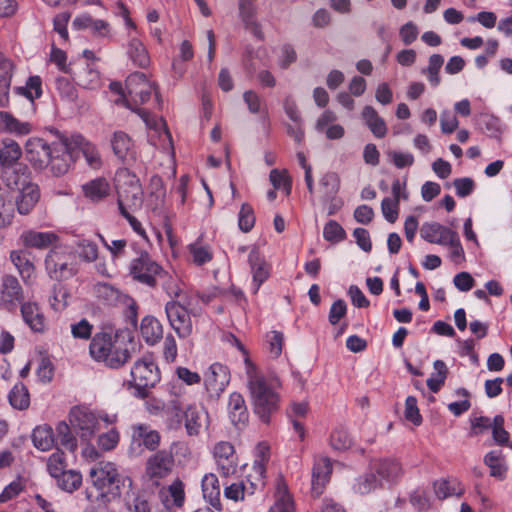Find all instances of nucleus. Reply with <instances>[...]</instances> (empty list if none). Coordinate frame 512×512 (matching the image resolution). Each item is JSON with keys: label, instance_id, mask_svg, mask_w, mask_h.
Instances as JSON below:
<instances>
[{"label": "nucleus", "instance_id": "864d4df0", "mask_svg": "<svg viewBox=\"0 0 512 512\" xmlns=\"http://www.w3.org/2000/svg\"><path fill=\"white\" fill-rule=\"evenodd\" d=\"M94 294L107 304H114L119 298V291L108 283H97L94 286Z\"/></svg>", "mask_w": 512, "mask_h": 512}, {"label": "nucleus", "instance_id": "a878e982", "mask_svg": "<svg viewBox=\"0 0 512 512\" xmlns=\"http://www.w3.org/2000/svg\"><path fill=\"white\" fill-rule=\"evenodd\" d=\"M21 314L25 323L34 332L43 333L47 329L46 318L36 302L23 303Z\"/></svg>", "mask_w": 512, "mask_h": 512}, {"label": "nucleus", "instance_id": "72a5a7b5", "mask_svg": "<svg viewBox=\"0 0 512 512\" xmlns=\"http://www.w3.org/2000/svg\"><path fill=\"white\" fill-rule=\"evenodd\" d=\"M294 510V502L287 485L282 480H278L274 493V503L268 512H294Z\"/></svg>", "mask_w": 512, "mask_h": 512}, {"label": "nucleus", "instance_id": "c756f323", "mask_svg": "<svg viewBox=\"0 0 512 512\" xmlns=\"http://www.w3.org/2000/svg\"><path fill=\"white\" fill-rule=\"evenodd\" d=\"M84 196L93 202H99L106 198L111 191L108 180L104 177H97L81 186Z\"/></svg>", "mask_w": 512, "mask_h": 512}, {"label": "nucleus", "instance_id": "f257e3e1", "mask_svg": "<svg viewBox=\"0 0 512 512\" xmlns=\"http://www.w3.org/2000/svg\"><path fill=\"white\" fill-rule=\"evenodd\" d=\"M244 371L254 412L262 422L268 423L270 415L279 406L280 396L277 389L280 387V381L277 378L265 376L249 357L245 359Z\"/></svg>", "mask_w": 512, "mask_h": 512}, {"label": "nucleus", "instance_id": "5fc2aeb1", "mask_svg": "<svg viewBox=\"0 0 512 512\" xmlns=\"http://www.w3.org/2000/svg\"><path fill=\"white\" fill-rule=\"evenodd\" d=\"M66 466L67 465L64 453L60 450H57L48 458L47 469L49 471V474L54 478L59 477V475L63 474Z\"/></svg>", "mask_w": 512, "mask_h": 512}, {"label": "nucleus", "instance_id": "6e6552de", "mask_svg": "<svg viewBox=\"0 0 512 512\" xmlns=\"http://www.w3.org/2000/svg\"><path fill=\"white\" fill-rule=\"evenodd\" d=\"M76 154L72 144V137L65 138L59 142H54L53 153L49 160L48 167L55 176H60L68 172L74 162Z\"/></svg>", "mask_w": 512, "mask_h": 512}, {"label": "nucleus", "instance_id": "774afa93", "mask_svg": "<svg viewBox=\"0 0 512 512\" xmlns=\"http://www.w3.org/2000/svg\"><path fill=\"white\" fill-rule=\"evenodd\" d=\"M493 439L498 444H506L509 440V433L504 429V418L501 415H497L493 419L492 425Z\"/></svg>", "mask_w": 512, "mask_h": 512}, {"label": "nucleus", "instance_id": "20e7f679", "mask_svg": "<svg viewBox=\"0 0 512 512\" xmlns=\"http://www.w3.org/2000/svg\"><path fill=\"white\" fill-rule=\"evenodd\" d=\"M117 194L120 213L137 210L143 203V190L139 179L127 169L117 176Z\"/></svg>", "mask_w": 512, "mask_h": 512}, {"label": "nucleus", "instance_id": "9d476101", "mask_svg": "<svg viewBox=\"0 0 512 512\" xmlns=\"http://www.w3.org/2000/svg\"><path fill=\"white\" fill-rule=\"evenodd\" d=\"M126 90L129 103L132 102L135 105L146 103L153 92H155L156 99L158 100L155 85L146 78L145 74L140 72H135L128 76L126 79Z\"/></svg>", "mask_w": 512, "mask_h": 512}, {"label": "nucleus", "instance_id": "2eb2a0df", "mask_svg": "<svg viewBox=\"0 0 512 512\" xmlns=\"http://www.w3.org/2000/svg\"><path fill=\"white\" fill-rule=\"evenodd\" d=\"M110 145L116 158L125 165H133L137 160L134 141L124 131H115L110 138Z\"/></svg>", "mask_w": 512, "mask_h": 512}, {"label": "nucleus", "instance_id": "3c124183", "mask_svg": "<svg viewBox=\"0 0 512 512\" xmlns=\"http://www.w3.org/2000/svg\"><path fill=\"white\" fill-rule=\"evenodd\" d=\"M435 494L439 499H444L452 495H460L462 488L456 481L440 480L434 484Z\"/></svg>", "mask_w": 512, "mask_h": 512}, {"label": "nucleus", "instance_id": "ea45409f", "mask_svg": "<svg viewBox=\"0 0 512 512\" xmlns=\"http://www.w3.org/2000/svg\"><path fill=\"white\" fill-rule=\"evenodd\" d=\"M127 53L132 62L141 68L147 67L150 63V57L145 46L136 38L129 41Z\"/></svg>", "mask_w": 512, "mask_h": 512}, {"label": "nucleus", "instance_id": "f8f14e48", "mask_svg": "<svg viewBox=\"0 0 512 512\" xmlns=\"http://www.w3.org/2000/svg\"><path fill=\"white\" fill-rule=\"evenodd\" d=\"M159 381V371L156 364L148 358L134 363L131 369V385L142 390L153 387Z\"/></svg>", "mask_w": 512, "mask_h": 512}, {"label": "nucleus", "instance_id": "7ed1b4c3", "mask_svg": "<svg viewBox=\"0 0 512 512\" xmlns=\"http://www.w3.org/2000/svg\"><path fill=\"white\" fill-rule=\"evenodd\" d=\"M89 477L92 485L102 496L119 495L120 486L132 484V479L119 473L116 465L109 461H99L90 468Z\"/></svg>", "mask_w": 512, "mask_h": 512}, {"label": "nucleus", "instance_id": "4be33fe9", "mask_svg": "<svg viewBox=\"0 0 512 512\" xmlns=\"http://www.w3.org/2000/svg\"><path fill=\"white\" fill-rule=\"evenodd\" d=\"M248 262L252 274V281L254 286L253 292L256 294L260 286L268 279L270 275V265L266 262L264 257L256 248H253L250 251Z\"/></svg>", "mask_w": 512, "mask_h": 512}, {"label": "nucleus", "instance_id": "09e8293b", "mask_svg": "<svg viewBox=\"0 0 512 512\" xmlns=\"http://www.w3.org/2000/svg\"><path fill=\"white\" fill-rule=\"evenodd\" d=\"M188 249L192 256L193 263L198 266H201L212 259L210 247L200 242L190 244Z\"/></svg>", "mask_w": 512, "mask_h": 512}, {"label": "nucleus", "instance_id": "603ef678", "mask_svg": "<svg viewBox=\"0 0 512 512\" xmlns=\"http://www.w3.org/2000/svg\"><path fill=\"white\" fill-rule=\"evenodd\" d=\"M55 87L60 97L69 103L77 99V90L75 86L65 77H59L55 81Z\"/></svg>", "mask_w": 512, "mask_h": 512}, {"label": "nucleus", "instance_id": "8fccbe9b", "mask_svg": "<svg viewBox=\"0 0 512 512\" xmlns=\"http://www.w3.org/2000/svg\"><path fill=\"white\" fill-rule=\"evenodd\" d=\"M21 156V148L15 141L5 143L0 150V163L4 166H10Z\"/></svg>", "mask_w": 512, "mask_h": 512}, {"label": "nucleus", "instance_id": "f3484780", "mask_svg": "<svg viewBox=\"0 0 512 512\" xmlns=\"http://www.w3.org/2000/svg\"><path fill=\"white\" fill-rule=\"evenodd\" d=\"M128 490L123 494L122 502L128 512H151L153 508V494L144 489L126 485Z\"/></svg>", "mask_w": 512, "mask_h": 512}, {"label": "nucleus", "instance_id": "dca6fc26", "mask_svg": "<svg viewBox=\"0 0 512 512\" xmlns=\"http://www.w3.org/2000/svg\"><path fill=\"white\" fill-rule=\"evenodd\" d=\"M53 149L54 143L49 145L41 138H30L25 145L26 158L37 169L47 168Z\"/></svg>", "mask_w": 512, "mask_h": 512}, {"label": "nucleus", "instance_id": "b1692460", "mask_svg": "<svg viewBox=\"0 0 512 512\" xmlns=\"http://www.w3.org/2000/svg\"><path fill=\"white\" fill-rule=\"evenodd\" d=\"M14 198V204L21 215H28L40 199L39 188L34 183L25 184Z\"/></svg>", "mask_w": 512, "mask_h": 512}, {"label": "nucleus", "instance_id": "0e129e2a", "mask_svg": "<svg viewBox=\"0 0 512 512\" xmlns=\"http://www.w3.org/2000/svg\"><path fill=\"white\" fill-rule=\"evenodd\" d=\"M268 351L272 358H278L282 353L284 336L279 331H271L266 335Z\"/></svg>", "mask_w": 512, "mask_h": 512}, {"label": "nucleus", "instance_id": "c85d7f7f", "mask_svg": "<svg viewBox=\"0 0 512 512\" xmlns=\"http://www.w3.org/2000/svg\"><path fill=\"white\" fill-rule=\"evenodd\" d=\"M109 87H110L111 91H113L115 93H118V94H120L122 96L123 101L125 102L126 106L128 108L136 111L138 113V115L143 119V121L145 122L147 127L151 128V129H155L157 131L163 129L165 135L168 138H170L169 132L167 131V128H166V124H165V122H164V120L162 118L155 119V118L151 117L149 112H147L146 110L141 109V108L135 109V108H133L131 106V104H129L128 98H126V96L123 93V89H122L121 83H119V82H112Z\"/></svg>", "mask_w": 512, "mask_h": 512}, {"label": "nucleus", "instance_id": "7c9ffc66", "mask_svg": "<svg viewBox=\"0 0 512 512\" xmlns=\"http://www.w3.org/2000/svg\"><path fill=\"white\" fill-rule=\"evenodd\" d=\"M160 498L167 508L172 506L181 507L185 501L183 482L180 479H175L172 484L162 488Z\"/></svg>", "mask_w": 512, "mask_h": 512}, {"label": "nucleus", "instance_id": "c03bdc74", "mask_svg": "<svg viewBox=\"0 0 512 512\" xmlns=\"http://www.w3.org/2000/svg\"><path fill=\"white\" fill-rule=\"evenodd\" d=\"M485 464L490 468V475L499 479L505 477L507 467L501 452L491 451L484 458Z\"/></svg>", "mask_w": 512, "mask_h": 512}, {"label": "nucleus", "instance_id": "0eeeda50", "mask_svg": "<svg viewBox=\"0 0 512 512\" xmlns=\"http://www.w3.org/2000/svg\"><path fill=\"white\" fill-rule=\"evenodd\" d=\"M133 278L148 286H155L156 277L162 273L161 266L147 252H141L130 264Z\"/></svg>", "mask_w": 512, "mask_h": 512}, {"label": "nucleus", "instance_id": "1a4fd4ad", "mask_svg": "<svg viewBox=\"0 0 512 512\" xmlns=\"http://www.w3.org/2000/svg\"><path fill=\"white\" fill-rule=\"evenodd\" d=\"M174 467V458L166 450H160L151 455L145 464V477L155 485L159 484L161 479L170 475Z\"/></svg>", "mask_w": 512, "mask_h": 512}, {"label": "nucleus", "instance_id": "aec40b11", "mask_svg": "<svg viewBox=\"0 0 512 512\" xmlns=\"http://www.w3.org/2000/svg\"><path fill=\"white\" fill-rule=\"evenodd\" d=\"M228 417L233 426L237 429H243L249 421V412L244 397L233 392L228 400Z\"/></svg>", "mask_w": 512, "mask_h": 512}, {"label": "nucleus", "instance_id": "412c9836", "mask_svg": "<svg viewBox=\"0 0 512 512\" xmlns=\"http://www.w3.org/2000/svg\"><path fill=\"white\" fill-rule=\"evenodd\" d=\"M185 428L190 436L199 435L209 425L208 412L203 407L190 405L184 412Z\"/></svg>", "mask_w": 512, "mask_h": 512}, {"label": "nucleus", "instance_id": "2f4dec72", "mask_svg": "<svg viewBox=\"0 0 512 512\" xmlns=\"http://www.w3.org/2000/svg\"><path fill=\"white\" fill-rule=\"evenodd\" d=\"M132 438L142 443L147 449L155 450L160 444V434L147 424H136L132 426Z\"/></svg>", "mask_w": 512, "mask_h": 512}, {"label": "nucleus", "instance_id": "f03ea898", "mask_svg": "<svg viewBox=\"0 0 512 512\" xmlns=\"http://www.w3.org/2000/svg\"><path fill=\"white\" fill-rule=\"evenodd\" d=\"M132 336L128 330H118L114 333H96L90 342L89 353L93 360L105 366L118 369L131 358L130 346Z\"/></svg>", "mask_w": 512, "mask_h": 512}, {"label": "nucleus", "instance_id": "338daca9", "mask_svg": "<svg viewBox=\"0 0 512 512\" xmlns=\"http://www.w3.org/2000/svg\"><path fill=\"white\" fill-rule=\"evenodd\" d=\"M71 334L73 338L80 340H88L91 338L93 325L86 319H81L78 322L70 325Z\"/></svg>", "mask_w": 512, "mask_h": 512}, {"label": "nucleus", "instance_id": "c9c22d12", "mask_svg": "<svg viewBox=\"0 0 512 512\" xmlns=\"http://www.w3.org/2000/svg\"><path fill=\"white\" fill-rule=\"evenodd\" d=\"M31 129L29 122H21L8 112H0V131L23 136L29 134Z\"/></svg>", "mask_w": 512, "mask_h": 512}, {"label": "nucleus", "instance_id": "4468645a", "mask_svg": "<svg viewBox=\"0 0 512 512\" xmlns=\"http://www.w3.org/2000/svg\"><path fill=\"white\" fill-rule=\"evenodd\" d=\"M230 382V371L221 363H213L204 373V385L211 397L218 398Z\"/></svg>", "mask_w": 512, "mask_h": 512}, {"label": "nucleus", "instance_id": "13d9d810", "mask_svg": "<svg viewBox=\"0 0 512 512\" xmlns=\"http://www.w3.org/2000/svg\"><path fill=\"white\" fill-rule=\"evenodd\" d=\"M248 490V485L244 480H242L226 486L224 489V496L229 500L237 502L239 500H244L245 496H249Z\"/></svg>", "mask_w": 512, "mask_h": 512}, {"label": "nucleus", "instance_id": "a18cd8bd", "mask_svg": "<svg viewBox=\"0 0 512 512\" xmlns=\"http://www.w3.org/2000/svg\"><path fill=\"white\" fill-rule=\"evenodd\" d=\"M58 486L67 492L77 490L82 483V476L75 470L64 471L63 474L56 477Z\"/></svg>", "mask_w": 512, "mask_h": 512}, {"label": "nucleus", "instance_id": "052dcab7", "mask_svg": "<svg viewBox=\"0 0 512 512\" xmlns=\"http://www.w3.org/2000/svg\"><path fill=\"white\" fill-rule=\"evenodd\" d=\"M77 249L79 257L86 262H94L98 258V247L90 240L78 241Z\"/></svg>", "mask_w": 512, "mask_h": 512}, {"label": "nucleus", "instance_id": "6e6d98bb", "mask_svg": "<svg viewBox=\"0 0 512 512\" xmlns=\"http://www.w3.org/2000/svg\"><path fill=\"white\" fill-rule=\"evenodd\" d=\"M255 224V215L253 208L247 204L243 203L238 215V226L241 231L244 233L249 232Z\"/></svg>", "mask_w": 512, "mask_h": 512}, {"label": "nucleus", "instance_id": "cd10ccee", "mask_svg": "<svg viewBox=\"0 0 512 512\" xmlns=\"http://www.w3.org/2000/svg\"><path fill=\"white\" fill-rule=\"evenodd\" d=\"M245 480L248 485V495H253L256 490L262 489L265 485L266 465L262 460H254L251 466L245 465Z\"/></svg>", "mask_w": 512, "mask_h": 512}, {"label": "nucleus", "instance_id": "5701e85b", "mask_svg": "<svg viewBox=\"0 0 512 512\" xmlns=\"http://www.w3.org/2000/svg\"><path fill=\"white\" fill-rule=\"evenodd\" d=\"M457 233L438 222L423 223L420 228V236L429 243L447 245V242Z\"/></svg>", "mask_w": 512, "mask_h": 512}, {"label": "nucleus", "instance_id": "de8ad7c7", "mask_svg": "<svg viewBox=\"0 0 512 512\" xmlns=\"http://www.w3.org/2000/svg\"><path fill=\"white\" fill-rule=\"evenodd\" d=\"M41 84L39 76H32L28 79L26 86L17 88V92L24 95L32 106L34 99L39 98L42 94Z\"/></svg>", "mask_w": 512, "mask_h": 512}, {"label": "nucleus", "instance_id": "69168bd1", "mask_svg": "<svg viewBox=\"0 0 512 512\" xmlns=\"http://www.w3.org/2000/svg\"><path fill=\"white\" fill-rule=\"evenodd\" d=\"M80 85L87 89H95L99 86L100 77L99 73L86 66L82 71L77 75Z\"/></svg>", "mask_w": 512, "mask_h": 512}, {"label": "nucleus", "instance_id": "e2e57ef3", "mask_svg": "<svg viewBox=\"0 0 512 512\" xmlns=\"http://www.w3.org/2000/svg\"><path fill=\"white\" fill-rule=\"evenodd\" d=\"M320 185L325 189L324 197L327 200L334 197L338 193L340 180L335 173H326L321 178Z\"/></svg>", "mask_w": 512, "mask_h": 512}, {"label": "nucleus", "instance_id": "a19ab883", "mask_svg": "<svg viewBox=\"0 0 512 512\" xmlns=\"http://www.w3.org/2000/svg\"><path fill=\"white\" fill-rule=\"evenodd\" d=\"M32 441L34 446L41 451L51 449L54 443L52 428L48 425L37 426L33 430Z\"/></svg>", "mask_w": 512, "mask_h": 512}, {"label": "nucleus", "instance_id": "39448f33", "mask_svg": "<svg viewBox=\"0 0 512 512\" xmlns=\"http://www.w3.org/2000/svg\"><path fill=\"white\" fill-rule=\"evenodd\" d=\"M71 425L78 431L81 439L91 440L101 429V423L113 422L106 414H98L85 406L73 407L69 414Z\"/></svg>", "mask_w": 512, "mask_h": 512}, {"label": "nucleus", "instance_id": "bf43d9fd", "mask_svg": "<svg viewBox=\"0 0 512 512\" xmlns=\"http://www.w3.org/2000/svg\"><path fill=\"white\" fill-rule=\"evenodd\" d=\"M330 444L335 450H346L351 447L352 439L345 429L337 428L330 436Z\"/></svg>", "mask_w": 512, "mask_h": 512}, {"label": "nucleus", "instance_id": "e433bc0d", "mask_svg": "<svg viewBox=\"0 0 512 512\" xmlns=\"http://www.w3.org/2000/svg\"><path fill=\"white\" fill-rule=\"evenodd\" d=\"M362 118L375 137H385V135L387 134L386 123L372 106L367 105L363 108Z\"/></svg>", "mask_w": 512, "mask_h": 512}, {"label": "nucleus", "instance_id": "423d86ee", "mask_svg": "<svg viewBox=\"0 0 512 512\" xmlns=\"http://www.w3.org/2000/svg\"><path fill=\"white\" fill-rule=\"evenodd\" d=\"M45 268L49 276L56 280L72 277L75 269L71 254L62 247L51 249L45 259Z\"/></svg>", "mask_w": 512, "mask_h": 512}, {"label": "nucleus", "instance_id": "bb28decb", "mask_svg": "<svg viewBox=\"0 0 512 512\" xmlns=\"http://www.w3.org/2000/svg\"><path fill=\"white\" fill-rule=\"evenodd\" d=\"M22 299V287L17 278L6 275L2 280L1 301L8 309H14L16 303Z\"/></svg>", "mask_w": 512, "mask_h": 512}, {"label": "nucleus", "instance_id": "680f3d73", "mask_svg": "<svg viewBox=\"0 0 512 512\" xmlns=\"http://www.w3.org/2000/svg\"><path fill=\"white\" fill-rule=\"evenodd\" d=\"M56 430L60 444L72 452L75 451L77 440L71 433L70 427L66 423L61 422L57 425Z\"/></svg>", "mask_w": 512, "mask_h": 512}, {"label": "nucleus", "instance_id": "393cba45", "mask_svg": "<svg viewBox=\"0 0 512 512\" xmlns=\"http://www.w3.org/2000/svg\"><path fill=\"white\" fill-rule=\"evenodd\" d=\"M72 144L74 146V152H76V150L81 151L90 168L98 170L102 167L103 162L100 152L94 144L79 134L72 136Z\"/></svg>", "mask_w": 512, "mask_h": 512}, {"label": "nucleus", "instance_id": "473e14b6", "mask_svg": "<svg viewBox=\"0 0 512 512\" xmlns=\"http://www.w3.org/2000/svg\"><path fill=\"white\" fill-rule=\"evenodd\" d=\"M202 492L204 499L215 509H221V488L215 474H206L202 479Z\"/></svg>", "mask_w": 512, "mask_h": 512}, {"label": "nucleus", "instance_id": "79ce46f5", "mask_svg": "<svg viewBox=\"0 0 512 512\" xmlns=\"http://www.w3.org/2000/svg\"><path fill=\"white\" fill-rule=\"evenodd\" d=\"M9 403L17 410H25L30 405V395L23 383H16L8 395Z\"/></svg>", "mask_w": 512, "mask_h": 512}, {"label": "nucleus", "instance_id": "58836bf2", "mask_svg": "<svg viewBox=\"0 0 512 512\" xmlns=\"http://www.w3.org/2000/svg\"><path fill=\"white\" fill-rule=\"evenodd\" d=\"M380 487H382L380 484V480H378L377 476L375 475L374 471H372L370 466L368 472L359 476L356 479L353 489L356 493L360 495H366Z\"/></svg>", "mask_w": 512, "mask_h": 512}, {"label": "nucleus", "instance_id": "9b49d317", "mask_svg": "<svg viewBox=\"0 0 512 512\" xmlns=\"http://www.w3.org/2000/svg\"><path fill=\"white\" fill-rule=\"evenodd\" d=\"M165 312L172 329L180 338H187L192 334L193 325L188 308L176 301H169L165 305Z\"/></svg>", "mask_w": 512, "mask_h": 512}, {"label": "nucleus", "instance_id": "ddd939ff", "mask_svg": "<svg viewBox=\"0 0 512 512\" xmlns=\"http://www.w3.org/2000/svg\"><path fill=\"white\" fill-rule=\"evenodd\" d=\"M213 457L218 471L223 476H230L237 472L239 461L235 448L228 441H220L213 447Z\"/></svg>", "mask_w": 512, "mask_h": 512}, {"label": "nucleus", "instance_id": "49530a36", "mask_svg": "<svg viewBox=\"0 0 512 512\" xmlns=\"http://www.w3.org/2000/svg\"><path fill=\"white\" fill-rule=\"evenodd\" d=\"M444 58L440 54H433L429 57L428 67L423 71L432 86L440 83L439 71L443 66Z\"/></svg>", "mask_w": 512, "mask_h": 512}, {"label": "nucleus", "instance_id": "f704fd0d", "mask_svg": "<svg viewBox=\"0 0 512 512\" xmlns=\"http://www.w3.org/2000/svg\"><path fill=\"white\" fill-rule=\"evenodd\" d=\"M57 235L53 232H37L33 230L22 234L21 239L25 246L44 249L57 241Z\"/></svg>", "mask_w": 512, "mask_h": 512}, {"label": "nucleus", "instance_id": "37998d69", "mask_svg": "<svg viewBox=\"0 0 512 512\" xmlns=\"http://www.w3.org/2000/svg\"><path fill=\"white\" fill-rule=\"evenodd\" d=\"M433 367L434 372L427 379V386L432 392L436 393L444 385L448 373V368L442 360H436L433 364Z\"/></svg>", "mask_w": 512, "mask_h": 512}, {"label": "nucleus", "instance_id": "a211bd4d", "mask_svg": "<svg viewBox=\"0 0 512 512\" xmlns=\"http://www.w3.org/2000/svg\"><path fill=\"white\" fill-rule=\"evenodd\" d=\"M371 469L374 471L381 486L386 482L388 484L395 483L403 474V469L399 461L392 458H383L372 461Z\"/></svg>", "mask_w": 512, "mask_h": 512}, {"label": "nucleus", "instance_id": "6ab92c4d", "mask_svg": "<svg viewBox=\"0 0 512 512\" xmlns=\"http://www.w3.org/2000/svg\"><path fill=\"white\" fill-rule=\"evenodd\" d=\"M331 472L332 463L328 458L322 457L315 460L311 481V493L314 497L322 495L326 484L329 482Z\"/></svg>", "mask_w": 512, "mask_h": 512}, {"label": "nucleus", "instance_id": "4d7b16f0", "mask_svg": "<svg viewBox=\"0 0 512 512\" xmlns=\"http://www.w3.org/2000/svg\"><path fill=\"white\" fill-rule=\"evenodd\" d=\"M345 236V230L338 222L330 220L325 224L323 229V237L325 240L332 243H338L342 241Z\"/></svg>", "mask_w": 512, "mask_h": 512}, {"label": "nucleus", "instance_id": "4c0bfd02", "mask_svg": "<svg viewBox=\"0 0 512 512\" xmlns=\"http://www.w3.org/2000/svg\"><path fill=\"white\" fill-rule=\"evenodd\" d=\"M140 332L147 344L154 345L161 339L163 327L155 317L146 316L141 321Z\"/></svg>", "mask_w": 512, "mask_h": 512}]
</instances>
